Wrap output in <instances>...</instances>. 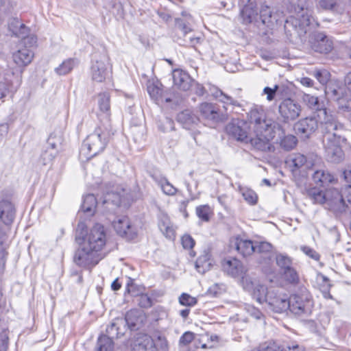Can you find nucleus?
I'll return each instance as SVG.
<instances>
[{"mask_svg": "<svg viewBox=\"0 0 351 351\" xmlns=\"http://www.w3.org/2000/svg\"><path fill=\"white\" fill-rule=\"evenodd\" d=\"M319 121L326 158L329 162L338 163L343 158L341 143L346 141L344 126L335 119L332 112Z\"/></svg>", "mask_w": 351, "mask_h": 351, "instance_id": "1", "label": "nucleus"}, {"mask_svg": "<svg viewBox=\"0 0 351 351\" xmlns=\"http://www.w3.org/2000/svg\"><path fill=\"white\" fill-rule=\"evenodd\" d=\"M114 135L111 123H99L94 131L87 136L80 149V156L89 160L102 152Z\"/></svg>", "mask_w": 351, "mask_h": 351, "instance_id": "2", "label": "nucleus"}, {"mask_svg": "<svg viewBox=\"0 0 351 351\" xmlns=\"http://www.w3.org/2000/svg\"><path fill=\"white\" fill-rule=\"evenodd\" d=\"M308 194L315 203L324 204L325 208L330 210L336 217H339L350 213L343 195L336 189H328L323 192L313 188L308 191Z\"/></svg>", "mask_w": 351, "mask_h": 351, "instance_id": "3", "label": "nucleus"}, {"mask_svg": "<svg viewBox=\"0 0 351 351\" xmlns=\"http://www.w3.org/2000/svg\"><path fill=\"white\" fill-rule=\"evenodd\" d=\"M15 213V207L10 200L3 199L0 201V268L4 267L7 255L3 245L5 233L1 223L6 226L10 225L14 221Z\"/></svg>", "mask_w": 351, "mask_h": 351, "instance_id": "4", "label": "nucleus"}, {"mask_svg": "<svg viewBox=\"0 0 351 351\" xmlns=\"http://www.w3.org/2000/svg\"><path fill=\"white\" fill-rule=\"evenodd\" d=\"M261 127L259 126V130H255V137L250 136L248 142L258 150L269 152L273 148L271 141L276 136H279L281 138L284 134V130L280 125H275L273 126V128H269L267 129H263Z\"/></svg>", "mask_w": 351, "mask_h": 351, "instance_id": "5", "label": "nucleus"}, {"mask_svg": "<svg viewBox=\"0 0 351 351\" xmlns=\"http://www.w3.org/2000/svg\"><path fill=\"white\" fill-rule=\"evenodd\" d=\"M313 305L312 296L304 287L300 288L289 298V309L299 316L310 315Z\"/></svg>", "mask_w": 351, "mask_h": 351, "instance_id": "6", "label": "nucleus"}, {"mask_svg": "<svg viewBox=\"0 0 351 351\" xmlns=\"http://www.w3.org/2000/svg\"><path fill=\"white\" fill-rule=\"evenodd\" d=\"M90 74L92 80L97 82H103L110 78L112 74V66L106 53H93Z\"/></svg>", "mask_w": 351, "mask_h": 351, "instance_id": "7", "label": "nucleus"}, {"mask_svg": "<svg viewBox=\"0 0 351 351\" xmlns=\"http://www.w3.org/2000/svg\"><path fill=\"white\" fill-rule=\"evenodd\" d=\"M106 231L100 223L95 224L84 239L82 243L99 253L106 243Z\"/></svg>", "mask_w": 351, "mask_h": 351, "instance_id": "8", "label": "nucleus"}, {"mask_svg": "<svg viewBox=\"0 0 351 351\" xmlns=\"http://www.w3.org/2000/svg\"><path fill=\"white\" fill-rule=\"evenodd\" d=\"M99 253L82 243L75 251L73 261L79 267L91 269L101 260Z\"/></svg>", "mask_w": 351, "mask_h": 351, "instance_id": "9", "label": "nucleus"}, {"mask_svg": "<svg viewBox=\"0 0 351 351\" xmlns=\"http://www.w3.org/2000/svg\"><path fill=\"white\" fill-rule=\"evenodd\" d=\"M226 130L228 134L238 141L247 143L250 139V124L241 119H234L229 123Z\"/></svg>", "mask_w": 351, "mask_h": 351, "instance_id": "10", "label": "nucleus"}, {"mask_svg": "<svg viewBox=\"0 0 351 351\" xmlns=\"http://www.w3.org/2000/svg\"><path fill=\"white\" fill-rule=\"evenodd\" d=\"M302 107L299 102L291 98L282 101L278 106V112L284 122L296 119L300 114Z\"/></svg>", "mask_w": 351, "mask_h": 351, "instance_id": "11", "label": "nucleus"}, {"mask_svg": "<svg viewBox=\"0 0 351 351\" xmlns=\"http://www.w3.org/2000/svg\"><path fill=\"white\" fill-rule=\"evenodd\" d=\"M8 28L12 36L24 40V43L32 45L36 43L34 36H29V29L18 18H11L8 22Z\"/></svg>", "mask_w": 351, "mask_h": 351, "instance_id": "12", "label": "nucleus"}, {"mask_svg": "<svg viewBox=\"0 0 351 351\" xmlns=\"http://www.w3.org/2000/svg\"><path fill=\"white\" fill-rule=\"evenodd\" d=\"M265 302L269 308L278 313H281L289 309V298L286 294L280 293L278 290L269 289Z\"/></svg>", "mask_w": 351, "mask_h": 351, "instance_id": "13", "label": "nucleus"}, {"mask_svg": "<svg viewBox=\"0 0 351 351\" xmlns=\"http://www.w3.org/2000/svg\"><path fill=\"white\" fill-rule=\"evenodd\" d=\"M199 112L202 118L214 122H222L228 119V113L221 112L216 104L203 102L199 106Z\"/></svg>", "mask_w": 351, "mask_h": 351, "instance_id": "14", "label": "nucleus"}, {"mask_svg": "<svg viewBox=\"0 0 351 351\" xmlns=\"http://www.w3.org/2000/svg\"><path fill=\"white\" fill-rule=\"evenodd\" d=\"M249 119L254 123V130H259V126L263 129L273 128L275 125H280L271 119H266L265 113L262 108L254 107L249 112Z\"/></svg>", "mask_w": 351, "mask_h": 351, "instance_id": "15", "label": "nucleus"}, {"mask_svg": "<svg viewBox=\"0 0 351 351\" xmlns=\"http://www.w3.org/2000/svg\"><path fill=\"white\" fill-rule=\"evenodd\" d=\"M319 126V121L316 115L301 119L295 124L294 128L298 134L308 138Z\"/></svg>", "mask_w": 351, "mask_h": 351, "instance_id": "16", "label": "nucleus"}, {"mask_svg": "<svg viewBox=\"0 0 351 351\" xmlns=\"http://www.w3.org/2000/svg\"><path fill=\"white\" fill-rule=\"evenodd\" d=\"M240 1L242 5L240 11L242 23L245 25L252 23H258L256 2L252 0H240Z\"/></svg>", "mask_w": 351, "mask_h": 351, "instance_id": "17", "label": "nucleus"}, {"mask_svg": "<svg viewBox=\"0 0 351 351\" xmlns=\"http://www.w3.org/2000/svg\"><path fill=\"white\" fill-rule=\"evenodd\" d=\"M112 226L118 234L127 239L132 240L136 236V228L131 225L128 217L118 218L113 221Z\"/></svg>", "mask_w": 351, "mask_h": 351, "instance_id": "18", "label": "nucleus"}, {"mask_svg": "<svg viewBox=\"0 0 351 351\" xmlns=\"http://www.w3.org/2000/svg\"><path fill=\"white\" fill-rule=\"evenodd\" d=\"M302 101L308 108L315 111V115L317 117L319 120L326 117V115L330 112L325 108L324 102L320 101L319 98L315 95L304 94Z\"/></svg>", "mask_w": 351, "mask_h": 351, "instance_id": "19", "label": "nucleus"}, {"mask_svg": "<svg viewBox=\"0 0 351 351\" xmlns=\"http://www.w3.org/2000/svg\"><path fill=\"white\" fill-rule=\"evenodd\" d=\"M22 74L21 69L8 70L4 75L0 73V99L5 97L8 92L9 87L14 83L11 79L12 75L15 79L16 82L19 84Z\"/></svg>", "mask_w": 351, "mask_h": 351, "instance_id": "20", "label": "nucleus"}, {"mask_svg": "<svg viewBox=\"0 0 351 351\" xmlns=\"http://www.w3.org/2000/svg\"><path fill=\"white\" fill-rule=\"evenodd\" d=\"M172 77L174 86L182 91L189 90L194 82L190 75L182 69H174Z\"/></svg>", "mask_w": 351, "mask_h": 351, "instance_id": "21", "label": "nucleus"}, {"mask_svg": "<svg viewBox=\"0 0 351 351\" xmlns=\"http://www.w3.org/2000/svg\"><path fill=\"white\" fill-rule=\"evenodd\" d=\"M99 112L97 114L99 123H111L110 95L107 93H100L97 97Z\"/></svg>", "mask_w": 351, "mask_h": 351, "instance_id": "22", "label": "nucleus"}, {"mask_svg": "<svg viewBox=\"0 0 351 351\" xmlns=\"http://www.w3.org/2000/svg\"><path fill=\"white\" fill-rule=\"evenodd\" d=\"M223 270L232 277H239L245 273V267L240 261L231 258L224 259L221 263Z\"/></svg>", "mask_w": 351, "mask_h": 351, "instance_id": "23", "label": "nucleus"}, {"mask_svg": "<svg viewBox=\"0 0 351 351\" xmlns=\"http://www.w3.org/2000/svg\"><path fill=\"white\" fill-rule=\"evenodd\" d=\"M209 91L215 99H218L219 101L224 104L223 108L226 111L227 110L226 105H231L233 107H241V104L237 100L224 93L221 89L215 86H210Z\"/></svg>", "mask_w": 351, "mask_h": 351, "instance_id": "24", "label": "nucleus"}, {"mask_svg": "<svg viewBox=\"0 0 351 351\" xmlns=\"http://www.w3.org/2000/svg\"><path fill=\"white\" fill-rule=\"evenodd\" d=\"M177 121L186 130L194 128L199 122V118L189 110L180 112L177 116Z\"/></svg>", "mask_w": 351, "mask_h": 351, "instance_id": "25", "label": "nucleus"}, {"mask_svg": "<svg viewBox=\"0 0 351 351\" xmlns=\"http://www.w3.org/2000/svg\"><path fill=\"white\" fill-rule=\"evenodd\" d=\"M260 21L269 29H273L278 21V15L274 13L267 5H262L260 10Z\"/></svg>", "mask_w": 351, "mask_h": 351, "instance_id": "26", "label": "nucleus"}, {"mask_svg": "<svg viewBox=\"0 0 351 351\" xmlns=\"http://www.w3.org/2000/svg\"><path fill=\"white\" fill-rule=\"evenodd\" d=\"M333 43L323 33H319L316 36V40L313 44V49L321 53H328L332 51Z\"/></svg>", "mask_w": 351, "mask_h": 351, "instance_id": "27", "label": "nucleus"}, {"mask_svg": "<svg viewBox=\"0 0 351 351\" xmlns=\"http://www.w3.org/2000/svg\"><path fill=\"white\" fill-rule=\"evenodd\" d=\"M34 57V53L27 47L19 49L12 55L14 63L19 67H23L29 64Z\"/></svg>", "mask_w": 351, "mask_h": 351, "instance_id": "28", "label": "nucleus"}, {"mask_svg": "<svg viewBox=\"0 0 351 351\" xmlns=\"http://www.w3.org/2000/svg\"><path fill=\"white\" fill-rule=\"evenodd\" d=\"M293 19L292 23L295 27L298 26L302 29H304L306 27L311 25L312 21H314L311 11L307 8H301V10L298 12L296 16Z\"/></svg>", "mask_w": 351, "mask_h": 351, "instance_id": "29", "label": "nucleus"}, {"mask_svg": "<svg viewBox=\"0 0 351 351\" xmlns=\"http://www.w3.org/2000/svg\"><path fill=\"white\" fill-rule=\"evenodd\" d=\"M132 351H158V349L154 340L148 335H144L136 339Z\"/></svg>", "mask_w": 351, "mask_h": 351, "instance_id": "30", "label": "nucleus"}, {"mask_svg": "<svg viewBox=\"0 0 351 351\" xmlns=\"http://www.w3.org/2000/svg\"><path fill=\"white\" fill-rule=\"evenodd\" d=\"M234 245L237 252L243 257L254 252V243L250 240L236 238Z\"/></svg>", "mask_w": 351, "mask_h": 351, "instance_id": "31", "label": "nucleus"}, {"mask_svg": "<svg viewBox=\"0 0 351 351\" xmlns=\"http://www.w3.org/2000/svg\"><path fill=\"white\" fill-rule=\"evenodd\" d=\"M313 180L320 186H325L335 180L333 175L324 170L316 171L313 175Z\"/></svg>", "mask_w": 351, "mask_h": 351, "instance_id": "32", "label": "nucleus"}, {"mask_svg": "<svg viewBox=\"0 0 351 351\" xmlns=\"http://www.w3.org/2000/svg\"><path fill=\"white\" fill-rule=\"evenodd\" d=\"M158 227L167 238L169 239H174L175 230L167 216L163 215L160 218Z\"/></svg>", "mask_w": 351, "mask_h": 351, "instance_id": "33", "label": "nucleus"}, {"mask_svg": "<svg viewBox=\"0 0 351 351\" xmlns=\"http://www.w3.org/2000/svg\"><path fill=\"white\" fill-rule=\"evenodd\" d=\"M269 291V289L268 290L265 286L256 283L250 292H252L253 298L260 304H262L265 302Z\"/></svg>", "mask_w": 351, "mask_h": 351, "instance_id": "34", "label": "nucleus"}, {"mask_svg": "<svg viewBox=\"0 0 351 351\" xmlns=\"http://www.w3.org/2000/svg\"><path fill=\"white\" fill-rule=\"evenodd\" d=\"M78 64V60L75 58H68L63 61L62 64L56 68V73L60 75H66L71 72L73 69Z\"/></svg>", "mask_w": 351, "mask_h": 351, "instance_id": "35", "label": "nucleus"}, {"mask_svg": "<svg viewBox=\"0 0 351 351\" xmlns=\"http://www.w3.org/2000/svg\"><path fill=\"white\" fill-rule=\"evenodd\" d=\"M97 206V199L93 194H88L83 197L81 209L84 213L93 214Z\"/></svg>", "mask_w": 351, "mask_h": 351, "instance_id": "36", "label": "nucleus"}, {"mask_svg": "<svg viewBox=\"0 0 351 351\" xmlns=\"http://www.w3.org/2000/svg\"><path fill=\"white\" fill-rule=\"evenodd\" d=\"M147 91L150 97L158 104L163 102H170L171 99L163 95L162 90L154 85H150L147 87Z\"/></svg>", "mask_w": 351, "mask_h": 351, "instance_id": "37", "label": "nucleus"}, {"mask_svg": "<svg viewBox=\"0 0 351 351\" xmlns=\"http://www.w3.org/2000/svg\"><path fill=\"white\" fill-rule=\"evenodd\" d=\"M130 313H128L125 315V319H117L115 320L114 322L112 323V324L107 327L106 332L112 336H114V335L118 336L119 333H121L119 330V328L118 327V325L119 324H130L129 319H130ZM132 326H134L135 324L131 323Z\"/></svg>", "mask_w": 351, "mask_h": 351, "instance_id": "38", "label": "nucleus"}, {"mask_svg": "<svg viewBox=\"0 0 351 351\" xmlns=\"http://www.w3.org/2000/svg\"><path fill=\"white\" fill-rule=\"evenodd\" d=\"M113 348L114 343L112 338L105 335L99 337L96 351H112Z\"/></svg>", "mask_w": 351, "mask_h": 351, "instance_id": "39", "label": "nucleus"}, {"mask_svg": "<svg viewBox=\"0 0 351 351\" xmlns=\"http://www.w3.org/2000/svg\"><path fill=\"white\" fill-rule=\"evenodd\" d=\"M276 262L280 269V273L293 266L292 258L286 254H277L276 256Z\"/></svg>", "mask_w": 351, "mask_h": 351, "instance_id": "40", "label": "nucleus"}, {"mask_svg": "<svg viewBox=\"0 0 351 351\" xmlns=\"http://www.w3.org/2000/svg\"><path fill=\"white\" fill-rule=\"evenodd\" d=\"M202 40V38L200 36L194 34L191 35L190 33L187 34V37H178L176 41L180 45L195 47L201 43Z\"/></svg>", "mask_w": 351, "mask_h": 351, "instance_id": "41", "label": "nucleus"}, {"mask_svg": "<svg viewBox=\"0 0 351 351\" xmlns=\"http://www.w3.org/2000/svg\"><path fill=\"white\" fill-rule=\"evenodd\" d=\"M282 278L291 285H297L300 281L299 274L293 266L280 273Z\"/></svg>", "mask_w": 351, "mask_h": 351, "instance_id": "42", "label": "nucleus"}, {"mask_svg": "<svg viewBox=\"0 0 351 351\" xmlns=\"http://www.w3.org/2000/svg\"><path fill=\"white\" fill-rule=\"evenodd\" d=\"M276 142L280 141V145L285 150H291L295 147L297 143L296 138L293 135H287L285 136V133L280 138L279 136H277Z\"/></svg>", "mask_w": 351, "mask_h": 351, "instance_id": "43", "label": "nucleus"}, {"mask_svg": "<svg viewBox=\"0 0 351 351\" xmlns=\"http://www.w3.org/2000/svg\"><path fill=\"white\" fill-rule=\"evenodd\" d=\"M175 27L181 31L182 37H187V34L193 31L189 22L182 18L176 19Z\"/></svg>", "mask_w": 351, "mask_h": 351, "instance_id": "44", "label": "nucleus"}, {"mask_svg": "<svg viewBox=\"0 0 351 351\" xmlns=\"http://www.w3.org/2000/svg\"><path fill=\"white\" fill-rule=\"evenodd\" d=\"M254 252L265 254V259L269 258L268 253L271 251L272 245L271 243L265 241H256L254 243Z\"/></svg>", "mask_w": 351, "mask_h": 351, "instance_id": "45", "label": "nucleus"}, {"mask_svg": "<svg viewBox=\"0 0 351 351\" xmlns=\"http://www.w3.org/2000/svg\"><path fill=\"white\" fill-rule=\"evenodd\" d=\"M197 216L203 221H208L210 219V214L211 213L210 208L208 205H201L196 208Z\"/></svg>", "mask_w": 351, "mask_h": 351, "instance_id": "46", "label": "nucleus"}, {"mask_svg": "<svg viewBox=\"0 0 351 351\" xmlns=\"http://www.w3.org/2000/svg\"><path fill=\"white\" fill-rule=\"evenodd\" d=\"M179 302L182 306L191 307L197 303V300L188 293H183L179 297Z\"/></svg>", "mask_w": 351, "mask_h": 351, "instance_id": "47", "label": "nucleus"}, {"mask_svg": "<svg viewBox=\"0 0 351 351\" xmlns=\"http://www.w3.org/2000/svg\"><path fill=\"white\" fill-rule=\"evenodd\" d=\"M313 76L322 84H326L330 79V74L326 69H318L313 72Z\"/></svg>", "mask_w": 351, "mask_h": 351, "instance_id": "48", "label": "nucleus"}, {"mask_svg": "<svg viewBox=\"0 0 351 351\" xmlns=\"http://www.w3.org/2000/svg\"><path fill=\"white\" fill-rule=\"evenodd\" d=\"M337 102L339 108L343 112H346L347 114L351 112V99L347 97H341V98H337Z\"/></svg>", "mask_w": 351, "mask_h": 351, "instance_id": "49", "label": "nucleus"}, {"mask_svg": "<svg viewBox=\"0 0 351 351\" xmlns=\"http://www.w3.org/2000/svg\"><path fill=\"white\" fill-rule=\"evenodd\" d=\"M244 199L250 204H256L258 200V196L256 193L249 189H243L242 192Z\"/></svg>", "mask_w": 351, "mask_h": 351, "instance_id": "50", "label": "nucleus"}, {"mask_svg": "<svg viewBox=\"0 0 351 351\" xmlns=\"http://www.w3.org/2000/svg\"><path fill=\"white\" fill-rule=\"evenodd\" d=\"M291 162L293 167L299 169L306 163V158L301 154H295L291 156Z\"/></svg>", "mask_w": 351, "mask_h": 351, "instance_id": "51", "label": "nucleus"}, {"mask_svg": "<svg viewBox=\"0 0 351 351\" xmlns=\"http://www.w3.org/2000/svg\"><path fill=\"white\" fill-rule=\"evenodd\" d=\"M8 348V331L5 328L0 329V350L7 351Z\"/></svg>", "mask_w": 351, "mask_h": 351, "instance_id": "52", "label": "nucleus"}, {"mask_svg": "<svg viewBox=\"0 0 351 351\" xmlns=\"http://www.w3.org/2000/svg\"><path fill=\"white\" fill-rule=\"evenodd\" d=\"M58 154V150L45 149L41 154V159L44 165L49 163Z\"/></svg>", "mask_w": 351, "mask_h": 351, "instance_id": "53", "label": "nucleus"}, {"mask_svg": "<svg viewBox=\"0 0 351 351\" xmlns=\"http://www.w3.org/2000/svg\"><path fill=\"white\" fill-rule=\"evenodd\" d=\"M245 271H246L245 270V273L239 277L241 278V284L243 289L248 291H251L256 282H254L252 278L245 274Z\"/></svg>", "mask_w": 351, "mask_h": 351, "instance_id": "54", "label": "nucleus"}, {"mask_svg": "<svg viewBox=\"0 0 351 351\" xmlns=\"http://www.w3.org/2000/svg\"><path fill=\"white\" fill-rule=\"evenodd\" d=\"M321 278H322L323 282H324V285L321 288L323 296L326 299H332V296L330 293V287L331 285L329 279L323 275L321 276Z\"/></svg>", "mask_w": 351, "mask_h": 351, "instance_id": "55", "label": "nucleus"}, {"mask_svg": "<svg viewBox=\"0 0 351 351\" xmlns=\"http://www.w3.org/2000/svg\"><path fill=\"white\" fill-rule=\"evenodd\" d=\"M160 189L165 195L169 196L175 195L178 192L177 188L171 184L168 180L160 186Z\"/></svg>", "mask_w": 351, "mask_h": 351, "instance_id": "56", "label": "nucleus"}, {"mask_svg": "<svg viewBox=\"0 0 351 351\" xmlns=\"http://www.w3.org/2000/svg\"><path fill=\"white\" fill-rule=\"evenodd\" d=\"M137 300L138 305L142 308H149L152 304L151 298L146 294H139Z\"/></svg>", "mask_w": 351, "mask_h": 351, "instance_id": "57", "label": "nucleus"}, {"mask_svg": "<svg viewBox=\"0 0 351 351\" xmlns=\"http://www.w3.org/2000/svg\"><path fill=\"white\" fill-rule=\"evenodd\" d=\"M194 339V333L190 331L185 332L180 338L179 344L182 346L189 345Z\"/></svg>", "mask_w": 351, "mask_h": 351, "instance_id": "58", "label": "nucleus"}, {"mask_svg": "<svg viewBox=\"0 0 351 351\" xmlns=\"http://www.w3.org/2000/svg\"><path fill=\"white\" fill-rule=\"evenodd\" d=\"M181 241L183 247L186 250L192 249L195 243L194 239L189 234L184 235L181 239Z\"/></svg>", "mask_w": 351, "mask_h": 351, "instance_id": "59", "label": "nucleus"}, {"mask_svg": "<svg viewBox=\"0 0 351 351\" xmlns=\"http://www.w3.org/2000/svg\"><path fill=\"white\" fill-rule=\"evenodd\" d=\"M284 351H305L303 346L296 341H290L283 348Z\"/></svg>", "mask_w": 351, "mask_h": 351, "instance_id": "60", "label": "nucleus"}, {"mask_svg": "<svg viewBox=\"0 0 351 351\" xmlns=\"http://www.w3.org/2000/svg\"><path fill=\"white\" fill-rule=\"evenodd\" d=\"M259 351H284L283 348L276 342L263 345Z\"/></svg>", "mask_w": 351, "mask_h": 351, "instance_id": "61", "label": "nucleus"}, {"mask_svg": "<svg viewBox=\"0 0 351 351\" xmlns=\"http://www.w3.org/2000/svg\"><path fill=\"white\" fill-rule=\"evenodd\" d=\"M337 3L335 0H319L318 6L324 10H333Z\"/></svg>", "mask_w": 351, "mask_h": 351, "instance_id": "62", "label": "nucleus"}, {"mask_svg": "<svg viewBox=\"0 0 351 351\" xmlns=\"http://www.w3.org/2000/svg\"><path fill=\"white\" fill-rule=\"evenodd\" d=\"M59 143V139L56 138V136L51 135L47 141L45 149L58 150V145Z\"/></svg>", "mask_w": 351, "mask_h": 351, "instance_id": "63", "label": "nucleus"}, {"mask_svg": "<svg viewBox=\"0 0 351 351\" xmlns=\"http://www.w3.org/2000/svg\"><path fill=\"white\" fill-rule=\"evenodd\" d=\"M341 88H334L331 86H328L326 88V93L330 95L332 99H336L337 101V98H341L340 97L341 94Z\"/></svg>", "mask_w": 351, "mask_h": 351, "instance_id": "64", "label": "nucleus"}]
</instances>
